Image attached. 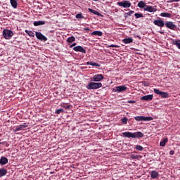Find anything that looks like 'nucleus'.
<instances>
[{"label": "nucleus", "mask_w": 180, "mask_h": 180, "mask_svg": "<svg viewBox=\"0 0 180 180\" xmlns=\"http://www.w3.org/2000/svg\"><path fill=\"white\" fill-rule=\"evenodd\" d=\"M165 25L167 29H170L171 30H175L176 29V25H174L172 21H167Z\"/></svg>", "instance_id": "nucleus-10"}, {"label": "nucleus", "mask_w": 180, "mask_h": 180, "mask_svg": "<svg viewBox=\"0 0 180 180\" xmlns=\"http://www.w3.org/2000/svg\"><path fill=\"white\" fill-rule=\"evenodd\" d=\"M28 127V125L26 123H23L22 124L18 125L20 130H25V129H26V127Z\"/></svg>", "instance_id": "nucleus-28"}, {"label": "nucleus", "mask_w": 180, "mask_h": 180, "mask_svg": "<svg viewBox=\"0 0 180 180\" xmlns=\"http://www.w3.org/2000/svg\"><path fill=\"white\" fill-rule=\"evenodd\" d=\"M134 16L136 17V19H139L140 18H143V14L136 13L134 14Z\"/></svg>", "instance_id": "nucleus-34"}, {"label": "nucleus", "mask_w": 180, "mask_h": 180, "mask_svg": "<svg viewBox=\"0 0 180 180\" xmlns=\"http://www.w3.org/2000/svg\"><path fill=\"white\" fill-rule=\"evenodd\" d=\"M76 18L77 19H84V16L82 15V13H79L76 15Z\"/></svg>", "instance_id": "nucleus-33"}, {"label": "nucleus", "mask_w": 180, "mask_h": 180, "mask_svg": "<svg viewBox=\"0 0 180 180\" xmlns=\"http://www.w3.org/2000/svg\"><path fill=\"white\" fill-rule=\"evenodd\" d=\"M7 162H8V158H6L4 156H2L0 159V165H6Z\"/></svg>", "instance_id": "nucleus-17"}, {"label": "nucleus", "mask_w": 180, "mask_h": 180, "mask_svg": "<svg viewBox=\"0 0 180 180\" xmlns=\"http://www.w3.org/2000/svg\"><path fill=\"white\" fill-rule=\"evenodd\" d=\"M167 143H168V138H165L162 141H160V147H165V144H167Z\"/></svg>", "instance_id": "nucleus-22"}, {"label": "nucleus", "mask_w": 180, "mask_h": 180, "mask_svg": "<svg viewBox=\"0 0 180 180\" xmlns=\"http://www.w3.org/2000/svg\"><path fill=\"white\" fill-rule=\"evenodd\" d=\"M150 176L152 179H157L160 176V174H158V172L153 170L150 173Z\"/></svg>", "instance_id": "nucleus-15"}, {"label": "nucleus", "mask_w": 180, "mask_h": 180, "mask_svg": "<svg viewBox=\"0 0 180 180\" xmlns=\"http://www.w3.org/2000/svg\"><path fill=\"white\" fill-rule=\"evenodd\" d=\"M117 4L118 6H122V8H130L131 6V3L130 1H120L117 2Z\"/></svg>", "instance_id": "nucleus-8"}, {"label": "nucleus", "mask_w": 180, "mask_h": 180, "mask_svg": "<svg viewBox=\"0 0 180 180\" xmlns=\"http://www.w3.org/2000/svg\"><path fill=\"white\" fill-rule=\"evenodd\" d=\"M173 44H174V46H176V47L179 48L180 50V40L173 41Z\"/></svg>", "instance_id": "nucleus-30"}, {"label": "nucleus", "mask_w": 180, "mask_h": 180, "mask_svg": "<svg viewBox=\"0 0 180 180\" xmlns=\"http://www.w3.org/2000/svg\"><path fill=\"white\" fill-rule=\"evenodd\" d=\"M136 149L138 150V151H143V146H140V145H137L136 146Z\"/></svg>", "instance_id": "nucleus-35"}, {"label": "nucleus", "mask_w": 180, "mask_h": 180, "mask_svg": "<svg viewBox=\"0 0 180 180\" xmlns=\"http://www.w3.org/2000/svg\"><path fill=\"white\" fill-rule=\"evenodd\" d=\"M14 33L13 31L5 29L3 30V37L6 40H11L12 39V37L13 36Z\"/></svg>", "instance_id": "nucleus-3"}, {"label": "nucleus", "mask_w": 180, "mask_h": 180, "mask_svg": "<svg viewBox=\"0 0 180 180\" xmlns=\"http://www.w3.org/2000/svg\"><path fill=\"white\" fill-rule=\"evenodd\" d=\"M43 25H46V21L44 20H39L34 22V26H41Z\"/></svg>", "instance_id": "nucleus-19"}, {"label": "nucleus", "mask_w": 180, "mask_h": 180, "mask_svg": "<svg viewBox=\"0 0 180 180\" xmlns=\"http://www.w3.org/2000/svg\"><path fill=\"white\" fill-rule=\"evenodd\" d=\"M102 34H103V33L101 31H94L91 33V36H102Z\"/></svg>", "instance_id": "nucleus-25"}, {"label": "nucleus", "mask_w": 180, "mask_h": 180, "mask_svg": "<svg viewBox=\"0 0 180 180\" xmlns=\"http://www.w3.org/2000/svg\"><path fill=\"white\" fill-rule=\"evenodd\" d=\"M127 16H129V15H126V13H125V18H127Z\"/></svg>", "instance_id": "nucleus-47"}, {"label": "nucleus", "mask_w": 180, "mask_h": 180, "mask_svg": "<svg viewBox=\"0 0 180 180\" xmlns=\"http://www.w3.org/2000/svg\"><path fill=\"white\" fill-rule=\"evenodd\" d=\"M86 89H99V88H102V83L101 82H91L86 86Z\"/></svg>", "instance_id": "nucleus-2"}, {"label": "nucleus", "mask_w": 180, "mask_h": 180, "mask_svg": "<svg viewBox=\"0 0 180 180\" xmlns=\"http://www.w3.org/2000/svg\"><path fill=\"white\" fill-rule=\"evenodd\" d=\"M136 122H151V120H154L153 117H144V116H136L134 117Z\"/></svg>", "instance_id": "nucleus-4"}, {"label": "nucleus", "mask_w": 180, "mask_h": 180, "mask_svg": "<svg viewBox=\"0 0 180 180\" xmlns=\"http://www.w3.org/2000/svg\"><path fill=\"white\" fill-rule=\"evenodd\" d=\"M122 42L124 44H130V43H133V38L129 37V38H125L122 39Z\"/></svg>", "instance_id": "nucleus-16"}, {"label": "nucleus", "mask_w": 180, "mask_h": 180, "mask_svg": "<svg viewBox=\"0 0 180 180\" xmlns=\"http://www.w3.org/2000/svg\"><path fill=\"white\" fill-rule=\"evenodd\" d=\"M127 120H128L127 117H124L121 120L122 123H124V124H127Z\"/></svg>", "instance_id": "nucleus-36"}, {"label": "nucleus", "mask_w": 180, "mask_h": 180, "mask_svg": "<svg viewBox=\"0 0 180 180\" xmlns=\"http://www.w3.org/2000/svg\"><path fill=\"white\" fill-rule=\"evenodd\" d=\"M89 11L91 13H94V15H97V16H102V15L97 11L94 10L92 8H89Z\"/></svg>", "instance_id": "nucleus-23"}, {"label": "nucleus", "mask_w": 180, "mask_h": 180, "mask_svg": "<svg viewBox=\"0 0 180 180\" xmlns=\"http://www.w3.org/2000/svg\"><path fill=\"white\" fill-rule=\"evenodd\" d=\"M153 91L156 94V95H160L162 98H168L169 96V94L165 91H161L158 89H154Z\"/></svg>", "instance_id": "nucleus-6"}, {"label": "nucleus", "mask_w": 180, "mask_h": 180, "mask_svg": "<svg viewBox=\"0 0 180 180\" xmlns=\"http://www.w3.org/2000/svg\"><path fill=\"white\" fill-rule=\"evenodd\" d=\"M84 30H86V32H89V30H91L89 29V27H85L84 28Z\"/></svg>", "instance_id": "nucleus-45"}, {"label": "nucleus", "mask_w": 180, "mask_h": 180, "mask_svg": "<svg viewBox=\"0 0 180 180\" xmlns=\"http://www.w3.org/2000/svg\"><path fill=\"white\" fill-rule=\"evenodd\" d=\"M146 12H157V8H154L153 6H146L144 8Z\"/></svg>", "instance_id": "nucleus-14"}, {"label": "nucleus", "mask_w": 180, "mask_h": 180, "mask_svg": "<svg viewBox=\"0 0 180 180\" xmlns=\"http://www.w3.org/2000/svg\"><path fill=\"white\" fill-rule=\"evenodd\" d=\"M160 34H164V32H160Z\"/></svg>", "instance_id": "nucleus-46"}, {"label": "nucleus", "mask_w": 180, "mask_h": 180, "mask_svg": "<svg viewBox=\"0 0 180 180\" xmlns=\"http://www.w3.org/2000/svg\"><path fill=\"white\" fill-rule=\"evenodd\" d=\"M66 41L68 43H74V41H75V37L72 36V37H68Z\"/></svg>", "instance_id": "nucleus-26"}, {"label": "nucleus", "mask_w": 180, "mask_h": 180, "mask_svg": "<svg viewBox=\"0 0 180 180\" xmlns=\"http://www.w3.org/2000/svg\"><path fill=\"white\" fill-rule=\"evenodd\" d=\"M10 4L11 6L14 8V9H16L18 8V1L17 0H10Z\"/></svg>", "instance_id": "nucleus-21"}, {"label": "nucleus", "mask_w": 180, "mask_h": 180, "mask_svg": "<svg viewBox=\"0 0 180 180\" xmlns=\"http://www.w3.org/2000/svg\"><path fill=\"white\" fill-rule=\"evenodd\" d=\"M131 158H132V160H138L139 155H131Z\"/></svg>", "instance_id": "nucleus-37"}, {"label": "nucleus", "mask_w": 180, "mask_h": 180, "mask_svg": "<svg viewBox=\"0 0 180 180\" xmlns=\"http://www.w3.org/2000/svg\"><path fill=\"white\" fill-rule=\"evenodd\" d=\"M86 65H92L93 67H101V65L95 62H87Z\"/></svg>", "instance_id": "nucleus-24"}, {"label": "nucleus", "mask_w": 180, "mask_h": 180, "mask_svg": "<svg viewBox=\"0 0 180 180\" xmlns=\"http://www.w3.org/2000/svg\"><path fill=\"white\" fill-rule=\"evenodd\" d=\"M93 1H95V2H98V0H93Z\"/></svg>", "instance_id": "nucleus-48"}, {"label": "nucleus", "mask_w": 180, "mask_h": 180, "mask_svg": "<svg viewBox=\"0 0 180 180\" xmlns=\"http://www.w3.org/2000/svg\"><path fill=\"white\" fill-rule=\"evenodd\" d=\"M104 78L105 77H103L102 74H97L93 76V77L90 79V81L92 82H101Z\"/></svg>", "instance_id": "nucleus-5"}, {"label": "nucleus", "mask_w": 180, "mask_h": 180, "mask_svg": "<svg viewBox=\"0 0 180 180\" xmlns=\"http://www.w3.org/2000/svg\"><path fill=\"white\" fill-rule=\"evenodd\" d=\"M13 131L16 132V131H20V129L19 128V126L16 127L15 128L13 129Z\"/></svg>", "instance_id": "nucleus-39"}, {"label": "nucleus", "mask_w": 180, "mask_h": 180, "mask_svg": "<svg viewBox=\"0 0 180 180\" xmlns=\"http://www.w3.org/2000/svg\"><path fill=\"white\" fill-rule=\"evenodd\" d=\"M8 174V170L5 168L0 169V178H2V176H5Z\"/></svg>", "instance_id": "nucleus-18"}, {"label": "nucleus", "mask_w": 180, "mask_h": 180, "mask_svg": "<svg viewBox=\"0 0 180 180\" xmlns=\"http://www.w3.org/2000/svg\"><path fill=\"white\" fill-rule=\"evenodd\" d=\"M123 137H126L127 139H143L144 137V134L141 131H136V132H123L122 133Z\"/></svg>", "instance_id": "nucleus-1"}, {"label": "nucleus", "mask_w": 180, "mask_h": 180, "mask_svg": "<svg viewBox=\"0 0 180 180\" xmlns=\"http://www.w3.org/2000/svg\"><path fill=\"white\" fill-rule=\"evenodd\" d=\"M153 23L155 26H158V27H164V26H165V21L162 20L160 18H158V20H155Z\"/></svg>", "instance_id": "nucleus-7"}, {"label": "nucleus", "mask_w": 180, "mask_h": 180, "mask_svg": "<svg viewBox=\"0 0 180 180\" xmlns=\"http://www.w3.org/2000/svg\"><path fill=\"white\" fill-rule=\"evenodd\" d=\"M167 2H179V0H167Z\"/></svg>", "instance_id": "nucleus-42"}, {"label": "nucleus", "mask_w": 180, "mask_h": 180, "mask_svg": "<svg viewBox=\"0 0 180 180\" xmlns=\"http://www.w3.org/2000/svg\"><path fill=\"white\" fill-rule=\"evenodd\" d=\"M153 98H154V96L153 94H149V95L142 96L141 98V100L146 101V102H148L150 101H153Z\"/></svg>", "instance_id": "nucleus-13"}, {"label": "nucleus", "mask_w": 180, "mask_h": 180, "mask_svg": "<svg viewBox=\"0 0 180 180\" xmlns=\"http://www.w3.org/2000/svg\"><path fill=\"white\" fill-rule=\"evenodd\" d=\"M56 115H60V113H64V109L60 108L55 111Z\"/></svg>", "instance_id": "nucleus-32"}, {"label": "nucleus", "mask_w": 180, "mask_h": 180, "mask_svg": "<svg viewBox=\"0 0 180 180\" xmlns=\"http://www.w3.org/2000/svg\"><path fill=\"white\" fill-rule=\"evenodd\" d=\"M146 6H147V4H146V2L143 1H140L138 3V7L141 8L142 9L143 8V11H144V8H146Z\"/></svg>", "instance_id": "nucleus-20"}, {"label": "nucleus", "mask_w": 180, "mask_h": 180, "mask_svg": "<svg viewBox=\"0 0 180 180\" xmlns=\"http://www.w3.org/2000/svg\"><path fill=\"white\" fill-rule=\"evenodd\" d=\"M169 154H170V155H174V154H175V151H174V150H170V151H169Z\"/></svg>", "instance_id": "nucleus-43"}, {"label": "nucleus", "mask_w": 180, "mask_h": 180, "mask_svg": "<svg viewBox=\"0 0 180 180\" xmlns=\"http://www.w3.org/2000/svg\"><path fill=\"white\" fill-rule=\"evenodd\" d=\"M0 144H2V143H1V142H0Z\"/></svg>", "instance_id": "nucleus-49"}, {"label": "nucleus", "mask_w": 180, "mask_h": 180, "mask_svg": "<svg viewBox=\"0 0 180 180\" xmlns=\"http://www.w3.org/2000/svg\"><path fill=\"white\" fill-rule=\"evenodd\" d=\"M62 108H64L65 109H67L68 110H70L71 109V106L65 103H63L60 105Z\"/></svg>", "instance_id": "nucleus-27"}, {"label": "nucleus", "mask_w": 180, "mask_h": 180, "mask_svg": "<svg viewBox=\"0 0 180 180\" xmlns=\"http://www.w3.org/2000/svg\"><path fill=\"white\" fill-rule=\"evenodd\" d=\"M134 13V11H129L128 13H126V15H128V16H131Z\"/></svg>", "instance_id": "nucleus-38"}, {"label": "nucleus", "mask_w": 180, "mask_h": 180, "mask_svg": "<svg viewBox=\"0 0 180 180\" xmlns=\"http://www.w3.org/2000/svg\"><path fill=\"white\" fill-rule=\"evenodd\" d=\"M74 51H77V53H82L83 54H86V50L84 49V47L81 46H77L73 48Z\"/></svg>", "instance_id": "nucleus-11"}, {"label": "nucleus", "mask_w": 180, "mask_h": 180, "mask_svg": "<svg viewBox=\"0 0 180 180\" xmlns=\"http://www.w3.org/2000/svg\"><path fill=\"white\" fill-rule=\"evenodd\" d=\"M128 103H136V101L133 100L128 101Z\"/></svg>", "instance_id": "nucleus-44"}, {"label": "nucleus", "mask_w": 180, "mask_h": 180, "mask_svg": "<svg viewBox=\"0 0 180 180\" xmlns=\"http://www.w3.org/2000/svg\"><path fill=\"white\" fill-rule=\"evenodd\" d=\"M75 46H77V43H73L69 47H70V49H72V47H75Z\"/></svg>", "instance_id": "nucleus-41"}, {"label": "nucleus", "mask_w": 180, "mask_h": 180, "mask_svg": "<svg viewBox=\"0 0 180 180\" xmlns=\"http://www.w3.org/2000/svg\"><path fill=\"white\" fill-rule=\"evenodd\" d=\"M35 36L37 37V39H38V40H41L42 41H47V37H46V36L43 35V34H41V32H35Z\"/></svg>", "instance_id": "nucleus-9"}, {"label": "nucleus", "mask_w": 180, "mask_h": 180, "mask_svg": "<svg viewBox=\"0 0 180 180\" xmlns=\"http://www.w3.org/2000/svg\"><path fill=\"white\" fill-rule=\"evenodd\" d=\"M108 47H115V49H119L120 46L118 45L111 44L109 45Z\"/></svg>", "instance_id": "nucleus-40"}, {"label": "nucleus", "mask_w": 180, "mask_h": 180, "mask_svg": "<svg viewBox=\"0 0 180 180\" xmlns=\"http://www.w3.org/2000/svg\"><path fill=\"white\" fill-rule=\"evenodd\" d=\"M124 91H127V87L125 85L118 86L115 87V92H124Z\"/></svg>", "instance_id": "nucleus-12"}, {"label": "nucleus", "mask_w": 180, "mask_h": 180, "mask_svg": "<svg viewBox=\"0 0 180 180\" xmlns=\"http://www.w3.org/2000/svg\"><path fill=\"white\" fill-rule=\"evenodd\" d=\"M25 33H27V34L30 35L31 37H34L35 36L33 32L29 31L27 30H25Z\"/></svg>", "instance_id": "nucleus-31"}, {"label": "nucleus", "mask_w": 180, "mask_h": 180, "mask_svg": "<svg viewBox=\"0 0 180 180\" xmlns=\"http://www.w3.org/2000/svg\"><path fill=\"white\" fill-rule=\"evenodd\" d=\"M160 16H162V18H171V13H162L160 14Z\"/></svg>", "instance_id": "nucleus-29"}]
</instances>
